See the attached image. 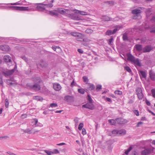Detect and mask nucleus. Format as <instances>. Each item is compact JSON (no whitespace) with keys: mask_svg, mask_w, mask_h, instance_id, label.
<instances>
[{"mask_svg":"<svg viewBox=\"0 0 155 155\" xmlns=\"http://www.w3.org/2000/svg\"><path fill=\"white\" fill-rule=\"evenodd\" d=\"M127 60L128 61H131L134 64H136L139 67L141 66V64L139 61L138 58L135 59V57L130 53L127 54Z\"/></svg>","mask_w":155,"mask_h":155,"instance_id":"1","label":"nucleus"},{"mask_svg":"<svg viewBox=\"0 0 155 155\" xmlns=\"http://www.w3.org/2000/svg\"><path fill=\"white\" fill-rule=\"evenodd\" d=\"M7 9L13 10H19L21 11H28L30 9L28 7H20L16 6H9L6 7L5 8Z\"/></svg>","mask_w":155,"mask_h":155,"instance_id":"2","label":"nucleus"},{"mask_svg":"<svg viewBox=\"0 0 155 155\" xmlns=\"http://www.w3.org/2000/svg\"><path fill=\"white\" fill-rule=\"evenodd\" d=\"M154 147L151 148H145L141 152V155H148L153 152Z\"/></svg>","mask_w":155,"mask_h":155,"instance_id":"3","label":"nucleus"},{"mask_svg":"<svg viewBox=\"0 0 155 155\" xmlns=\"http://www.w3.org/2000/svg\"><path fill=\"white\" fill-rule=\"evenodd\" d=\"M93 102H88L86 104L82 106V108H85L91 110H93L95 108V106Z\"/></svg>","mask_w":155,"mask_h":155,"instance_id":"4","label":"nucleus"},{"mask_svg":"<svg viewBox=\"0 0 155 155\" xmlns=\"http://www.w3.org/2000/svg\"><path fill=\"white\" fill-rule=\"evenodd\" d=\"M17 67L15 65L14 68L12 70H8L5 71H2V73L5 77L9 76L12 74L16 69Z\"/></svg>","mask_w":155,"mask_h":155,"instance_id":"5","label":"nucleus"},{"mask_svg":"<svg viewBox=\"0 0 155 155\" xmlns=\"http://www.w3.org/2000/svg\"><path fill=\"white\" fill-rule=\"evenodd\" d=\"M44 2L42 3H38L36 4L37 5L36 7V10L37 11L40 12H42L45 10V8L44 5Z\"/></svg>","mask_w":155,"mask_h":155,"instance_id":"6","label":"nucleus"},{"mask_svg":"<svg viewBox=\"0 0 155 155\" xmlns=\"http://www.w3.org/2000/svg\"><path fill=\"white\" fill-rule=\"evenodd\" d=\"M136 94L139 100H142L143 97L142 88L140 87H137L136 90Z\"/></svg>","mask_w":155,"mask_h":155,"instance_id":"7","label":"nucleus"},{"mask_svg":"<svg viewBox=\"0 0 155 155\" xmlns=\"http://www.w3.org/2000/svg\"><path fill=\"white\" fill-rule=\"evenodd\" d=\"M112 133L113 134L124 135L126 133V131L124 129H121L119 130H114L112 131Z\"/></svg>","mask_w":155,"mask_h":155,"instance_id":"8","label":"nucleus"},{"mask_svg":"<svg viewBox=\"0 0 155 155\" xmlns=\"http://www.w3.org/2000/svg\"><path fill=\"white\" fill-rule=\"evenodd\" d=\"M74 97L73 96L66 95L64 97V100L68 103H71L74 101Z\"/></svg>","mask_w":155,"mask_h":155,"instance_id":"9","label":"nucleus"},{"mask_svg":"<svg viewBox=\"0 0 155 155\" xmlns=\"http://www.w3.org/2000/svg\"><path fill=\"white\" fill-rule=\"evenodd\" d=\"M153 49L151 45H148L146 46L143 48V53L149 52L150 51Z\"/></svg>","mask_w":155,"mask_h":155,"instance_id":"10","label":"nucleus"},{"mask_svg":"<svg viewBox=\"0 0 155 155\" xmlns=\"http://www.w3.org/2000/svg\"><path fill=\"white\" fill-rule=\"evenodd\" d=\"M118 29L117 28H114L113 30H108L105 32L106 35L110 36L112 35L115 34L117 31Z\"/></svg>","mask_w":155,"mask_h":155,"instance_id":"11","label":"nucleus"},{"mask_svg":"<svg viewBox=\"0 0 155 155\" xmlns=\"http://www.w3.org/2000/svg\"><path fill=\"white\" fill-rule=\"evenodd\" d=\"M0 49L3 51H7L10 50V48L7 45H2L0 46Z\"/></svg>","mask_w":155,"mask_h":155,"instance_id":"12","label":"nucleus"},{"mask_svg":"<svg viewBox=\"0 0 155 155\" xmlns=\"http://www.w3.org/2000/svg\"><path fill=\"white\" fill-rule=\"evenodd\" d=\"M116 120L117 123L120 124H124L127 122L126 120H125L120 117L116 118Z\"/></svg>","mask_w":155,"mask_h":155,"instance_id":"13","label":"nucleus"},{"mask_svg":"<svg viewBox=\"0 0 155 155\" xmlns=\"http://www.w3.org/2000/svg\"><path fill=\"white\" fill-rule=\"evenodd\" d=\"M142 12V11H141L140 9H135L134 10H133L132 11V14L135 15H140V14Z\"/></svg>","mask_w":155,"mask_h":155,"instance_id":"14","label":"nucleus"},{"mask_svg":"<svg viewBox=\"0 0 155 155\" xmlns=\"http://www.w3.org/2000/svg\"><path fill=\"white\" fill-rule=\"evenodd\" d=\"M134 47L136 50L138 52H140L143 50V47L142 45L136 44L134 46Z\"/></svg>","mask_w":155,"mask_h":155,"instance_id":"15","label":"nucleus"},{"mask_svg":"<svg viewBox=\"0 0 155 155\" xmlns=\"http://www.w3.org/2000/svg\"><path fill=\"white\" fill-rule=\"evenodd\" d=\"M40 85L37 83H35L33 84L31 90H40Z\"/></svg>","mask_w":155,"mask_h":155,"instance_id":"16","label":"nucleus"},{"mask_svg":"<svg viewBox=\"0 0 155 155\" xmlns=\"http://www.w3.org/2000/svg\"><path fill=\"white\" fill-rule=\"evenodd\" d=\"M139 74L140 77L145 79L147 77V74L146 72L143 71H140L139 72Z\"/></svg>","mask_w":155,"mask_h":155,"instance_id":"17","label":"nucleus"},{"mask_svg":"<svg viewBox=\"0 0 155 155\" xmlns=\"http://www.w3.org/2000/svg\"><path fill=\"white\" fill-rule=\"evenodd\" d=\"M53 88L56 91H59L61 89V86L59 84L57 83L53 85Z\"/></svg>","mask_w":155,"mask_h":155,"instance_id":"18","label":"nucleus"},{"mask_svg":"<svg viewBox=\"0 0 155 155\" xmlns=\"http://www.w3.org/2000/svg\"><path fill=\"white\" fill-rule=\"evenodd\" d=\"M88 85V89L90 91H92L94 90L95 88V86L93 84L91 83H87Z\"/></svg>","mask_w":155,"mask_h":155,"instance_id":"19","label":"nucleus"},{"mask_svg":"<svg viewBox=\"0 0 155 155\" xmlns=\"http://www.w3.org/2000/svg\"><path fill=\"white\" fill-rule=\"evenodd\" d=\"M49 13L50 15L52 16H58L59 15L58 12L57 11V9L53 11H49Z\"/></svg>","mask_w":155,"mask_h":155,"instance_id":"20","label":"nucleus"},{"mask_svg":"<svg viewBox=\"0 0 155 155\" xmlns=\"http://www.w3.org/2000/svg\"><path fill=\"white\" fill-rule=\"evenodd\" d=\"M70 16L72 19L74 20H78L81 19L79 17L76 16L74 14H71L70 15Z\"/></svg>","mask_w":155,"mask_h":155,"instance_id":"21","label":"nucleus"},{"mask_svg":"<svg viewBox=\"0 0 155 155\" xmlns=\"http://www.w3.org/2000/svg\"><path fill=\"white\" fill-rule=\"evenodd\" d=\"M149 76L152 81L155 80V74L152 71H150L149 72Z\"/></svg>","mask_w":155,"mask_h":155,"instance_id":"22","label":"nucleus"},{"mask_svg":"<svg viewBox=\"0 0 155 155\" xmlns=\"http://www.w3.org/2000/svg\"><path fill=\"white\" fill-rule=\"evenodd\" d=\"M4 60L6 62H10L12 61L11 57L8 55H6L4 57Z\"/></svg>","mask_w":155,"mask_h":155,"instance_id":"23","label":"nucleus"},{"mask_svg":"<svg viewBox=\"0 0 155 155\" xmlns=\"http://www.w3.org/2000/svg\"><path fill=\"white\" fill-rule=\"evenodd\" d=\"M33 80L34 82H37L38 84L42 82V80L39 77H36L33 78Z\"/></svg>","mask_w":155,"mask_h":155,"instance_id":"24","label":"nucleus"},{"mask_svg":"<svg viewBox=\"0 0 155 155\" xmlns=\"http://www.w3.org/2000/svg\"><path fill=\"white\" fill-rule=\"evenodd\" d=\"M57 11L58 12V14L59 13H60L62 14H64L66 13V10L65 9L63 10L61 8H57Z\"/></svg>","mask_w":155,"mask_h":155,"instance_id":"25","label":"nucleus"},{"mask_svg":"<svg viewBox=\"0 0 155 155\" xmlns=\"http://www.w3.org/2000/svg\"><path fill=\"white\" fill-rule=\"evenodd\" d=\"M41 63L39 64V65L41 68H45L47 66V64L42 60H40Z\"/></svg>","mask_w":155,"mask_h":155,"instance_id":"26","label":"nucleus"},{"mask_svg":"<svg viewBox=\"0 0 155 155\" xmlns=\"http://www.w3.org/2000/svg\"><path fill=\"white\" fill-rule=\"evenodd\" d=\"M102 19L104 21H109L111 20V18L106 15H103L102 16Z\"/></svg>","mask_w":155,"mask_h":155,"instance_id":"27","label":"nucleus"},{"mask_svg":"<svg viewBox=\"0 0 155 155\" xmlns=\"http://www.w3.org/2000/svg\"><path fill=\"white\" fill-rule=\"evenodd\" d=\"M114 41V38L112 36L110 37V38L107 40L108 43L110 45H112V43Z\"/></svg>","mask_w":155,"mask_h":155,"instance_id":"28","label":"nucleus"},{"mask_svg":"<svg viewBox=\"0 0 155 155\" xmlns=\"http://www.w3.org/2000/svg\"><path fill=\"white\" fill-rule=\"evenodd\" d=\"M33 84L31 83H27L26 84V88L29 90H31Z\"/></svg>","mask_w":155,"mask_h":155,"instance_id":"29","label":"nucleus"},{"mask_svg":"<svg viewBox=\"0 0 155 155\" xmlns=\"http://www.w3.org/2000/svg\"><path fill=\"white\" fill-rule=\"evenodd\" d=\"M116 120L114 119H110L108 120V122L112 125H114L116 123Z\"/></svg>","mask_w":155,"mask_h":155,"instance_id":"30","label":"nucleus"},{"mask_svg":"<svg viewBox=\"0 0 155 155\" xmlns=\"http://www.w3.org/2000/svg\"><path fill=\"white\" fill-rule=\"evenodd\" d=\"M150 32L151 33H155V26H153L150 28Z\"/></svg>","mask_w":155,"mask_h":155,"instance_id":"31","label":"nucleus"},{"mask_svg":"<svg viewBox=\"0 0 155 155\" xmlns=\"http://www.w3.org/2000/svg\"><path fill=\"white\" fill-rule=\"evenodd\" d=\"M34 99L38 101H40L42 100L43 98L42 97L38 96H36L34 97Z\"/></svg>","mask_w":155,"mask_h":155,"instance_id":"32","label":"nucleus"},{"mask_svg":"<svg viewBox=\"0 0 155 155\" xmlns=\"http://www.w3.org/2000/svg\"><path fill=\"white\" fill-rule=\"evenodd\" d=\"M75 13L79 14L82 15H85V13H86L84 11H81L78 10H76V12H75Z\"/></svg>","mask_w":155,"mask_h":155,"instance_id":"33","label":"nucleus"},{"mask_svg":"<svg viewBox=\"0 0 155 155\" xmlns=\"http://www.w3.org/2000/svg\"><path fill=\"white\" fill-rule=\"evenodd\" d=\"M42 151L46 153L48 155H51L54 153L52 151H48L46 150H44Z\"/></svg>","mask_w":155,"mask_h":155,"instance_id":"34","label":"nucleus"},{"mask_svg":"<svg viewBox=\"0 0 155 155\" xmlns=\"http://www.w3.org/2000/svg\"><path fill=\"white\" fill-rule=\"evenodd\" d=\"M82 79H83L84 82H85L87 84V83H88V82L89 81V79H88V78L87 76H83L82 77Z\"/></svg>","mask_w":155,"mask_h":155,"instance_id":"35","label":"nucleus"},{"mask_svg":"<svg viewBox=\"0 0 155 155\" xmlns=\"http://www.w3.org/2000/svg\"><path fill=\"white\" fill-rule=\"evenodd\" d=\"M102 89V86L100 84H98L96 86V90L97 91H99Z\"/></svg>","mask_w":155,"mask_h":155,"instance_id":"36","label":"nucleus"},{"mask_svg":"<svg viewBox=\"0 0 155 155\" xmlns=\"http://www.w3.org/2000/svg\"><path fill=\"white\" fill-rule=\"evenodd\" d=\"M104 3L106 4L111 5H114V2L112 1H106Z\"/></svg>","mask_w":155,"mask_h":155,"instance_id":"37","label":"nucleus"},{"mask_svg":"<svg viewBox=\"0 0 155 155\" xmlns=\"http://www.w3.org/2000/svg\"><path fill=\"white\" fill-rule=\"evenodd\" d=\"M9 101L8 99L6 98L5 100V105L6 108H8L9 105Z\"/></svg>","mask_w":155,"mask_h":155,"instance_id":"38","label":"nucleus"},{"mask_svg":"<svg viewBox=\"0 0 155 155\" xmlns=\"http://www.w3.org/2000/svg\"><path fill=\"white\" fill-rule=\"evenodd\" d=\"M132 149V147L131 146H130L127 150L125 151V153L127 155Z\"/></svg>","mask_w":155,"mask_h":155,"instance_id":"39","label":"nucleus"},{"mask_svg":"<svg viewBox=\"0 0 155 155\" xmlns=\"http://www.w3.org/2000/svg\"><path fill=\"white\" fill-rule=\"evenodd\" d=\"M78 91L79 93L82 94H84V90L82 88L79 89Z\"/></svg>","mask_w":155,"mask_h":155,"instance_id":"40","label":"nucleus"},{"mask_svg":"<svg viewBox=\"0 0 155 155\" xmlns=\"http://www.w3.org/2000/svg\"><path fill=\"white\" fill-rule=\"evenodd\" d=\"M87 100L88 101V102H93V100L92 99L90 95L89 94L87 95Z\"/></svg>","mask_w":155,"mask_h":155,"instance_id":"41","label":"nucleus"},{"mask_svg":"<svg viewBox=\"0 0 155 155\" xmlns=\"http://www.w3.org/2000/svg\"><path fill=\"white\" fill-rule=\"evenodd\" d=\"M79 33L77 32H71V34L74 37H77L78 35L79 34Z\"/></svg>","mask_w":155,"mask_h":155,"instance_id":"42","label":"nucleus"},{"mask_svg":"<svg viewBox=\"0 0 155 155\" xmlns=\"http://www.w3.org/2000/svg\"><path fill=\"white\" fill-rule=\"evenodd\" d=\"M123 39L124 41H128V37L126 35H124L123 36Z\"/></svg>","mask_w":155,"mask_h":155,"instance_id":"43","label":"nucleus"},{"mask_svg":"<svg viewBox=\"0 0 155 155\" xmlns=\"http://www.w3.org/2000/svg\"><path fill=\"white\" fill-rule=\"evenodd\" d=\"M11 80L10 79H8L6 80V83L8 85H12L13 84V83L12 82H11Z\"/></svg>","mask_w":155,"mask_h":155,"instance_id":"44","label":"nucleus"},{"mask_svg":"<svg viewBox=\"0 0 155 155\" xmlns=\"http://www.w3.org/2000/svg\"><path fill=\"white\" fill-rule=\"evenodd\" d=\"M51 3H48V4H45L44 3V5L45 6H46L47 7L51 8L53 6L52 4Z\"/></svg>","mask_w":155,"mask_h":155,"instance_id":"45","label":"nucleus"},{"mask_svg":"<svg viewBox=\"0 0 155 155\" xmlns=\"http://www.w3.org/2000/svg\"><path fill=\"white\" fill-rule=\"evenodd\" d=\"M124 68L125 70L129 73L131 72L130 68L128 66H126Z\"/></svg>","mask_w":155,"mask_h":155,"instance_id":"46","label":"nucleus"},{"mask_svg":"<svg viewBox=\"0 0 155 155\" xmlns=\"http://www.w3.org/2000/svg\"><path fill=\"white\" fill-rule=\"evenodd\" d=\"M85 32L87 33H91L93 31L90 29H87L85 31Z\"/></svg>","mask_w":155,"mask_h":155,"instance_id":"47","label":"nucleus"},{"mask_svg":"<svg viewBox=\"0 0 155 155\" xmlns=\"http://www.w3.org/2000/svg\"><path fill=\"white\" fill-rule=\"evenodd\" d=\"M84 126V124L82 123H81L79 124L78 127V129L79 130H81L82 129V127H83Z\"/></svg>","mask_w":155,"mask_h":155,"instance_id":"48","label":"nucleus"},{"mask_svg":"<svg viewBox=\"0 0 155 155\" xmlns=\"http://www.w3.org/2000/svg\"><path fill=\"white\" fill-rule=\"evenodd\" d=\"M58 106V104L56 103H51L50 104V107H55Z\"/></svg>","mask_w":155,"mask_h":155,"instance_id":"49","label":"nucleus"},{"mask_svg":"<svg viewBox=\"0 0 155 155\" xmlns=\"http://www.w3.org/2000/svg\"><path fill=\"white\" fill-rule=\"evenodd\" d=\"M21 58L24 60L26 62H28V58L25 56H23L21 57Z\"/></svg>","mask_w":155,"mask_h":155,"instance_id":"50","label":"nucleus"},{"mask_svg":"<svg viewBox=\"0 0 155 155\" xmlns=\"http://www.w3.org/2000/svg\"><path fill=\"white\" fill-rule=\"evenodd\" d=\"M8 138V136H0V140H5Z\"/></svg>","mask_w":155,"mask_h":155,"instance_id":"51","label":"nucleus"},{"mask_svg":"<svg viewBox=\"0 0 155 155\" xmlns=\"http://www.w3.org/2000/svg\"><path fill=\"white\" fill-rule=\"evenodd\" d=\"M151 93L152 94L153 97L155 98V89H152L151 90Z\"/></svg>","mask_w":155,"mask_h":155,"instance_id":"52","label":"nucleus"},{"mask_svg":"<svg viewBox=\"0 0 155 155\" xmlns=\"http://www.w3.org/2000/svg\"><path fill=\"white\" fill-rule=\"evenodd\" d=\"M33 120H34L33 122H35V124L34 125H33V126H35L38 123V120L37 119V118H35L34 119H33Z\"/></svg>","mask_w":155,"mask_h":155,"instance_id":"53","label":"nucleus"},{"mask_svg":"<svg viewBox=\"0 0 155 155\" xmlns=\"http://www.w3.org/2000/svg\"><path fill=\"white\" fill-rule=\"evenodd\" d=\"M115 94H117L121 95L122 94V92L120 91L117 90L116 91L114 92Z\"/></svg>","mask_w":155,"mask_h":155,"instance_id":"54","label":"nucleus"},{"mask_svg":"<svg viewBox=\"0 0 155 155\" xmlns=\"http://www.w3.org/2000/svg\"><path fill=\"white\" fill-rule=\"evenodd\" d=\"M151 12V9L150 8L147 9L146 11V13L147 15H150Z\"/></svg>","mask_w":155,"mask_h":155,"instance_id":"55","label":"nucleus"},{"mask_svg":"<svg viewBox=\"0 0 155 155\" xmlns=\"http://www.w3.org/2000/svg\"><path fill=\"white\" fill-rule=\"evenodd\" d=\"M24 132L25 133H27L29 134H31V130L28 129H27L24 130Z\"/></svg>","mask_w":155,"mask_h":155,"instance_id":"56","label":"nucleus"},{"mask_svg":"<svg viewBox=\"0 0 155 155\" xmlns=\"http://www.w3.org/2000/svg\"><path fill=\"white\" fill-rule=\"evenodd\" d=\"M134 112L137 116H139V112L138 110H135L134 111Z\"/></svg>","mask_w":155,"mask_h":155,"instance_id":"57","label":"nucleus"},{"mask_svg":"<svg viewBox=\"0 0 155 155\" xmlns=\"http://www.w3.org/2000/svg\"><path fill=\"white\" fill-rule=\"evenodd\" d=\"M8 5H20V4L18 2L14 3H10L7 4Z\"/></svg>","mask_w":155,"mask_h":155,"instance_id":"58","label":"nucleus"},{"mask_svg":"<svg viewBox=\"0 0 155 155\" xmlns=\"http://www.w3.org/2000/svg\"><path fill=\"white\" fill-rule=\"evenodd\" d=\"M78 34H79L78 35V36H77V37H78V38H81V37H84V35L81 33H79Z\"/></svg>","mask_w":155,"mask_h":155,"instance_id":"59","label":"nucleus"},{"mask_svg":"<svg viewBox=\"0 0 155 155\" xmlns=\"http://www.w3.org/2000/svg\"><path fill=\"white\" fill-rule=\"evenodd\" d=\"M74 121L76 124H78V118L77 117H75L74 120Z\"/></svg>","mask_w":155,"mask_h":155,"instance_id":"60","label":"nucleus"},{"mask_svg":"<svg viewBox=\"0 0 155 155\" xmlns=\"http://www.w3.org/2000/svg\"><path fill=\"white\" fill-rule=\"evenodd\" d=\"M140 15H134L133 17L132 18L134 19H138V17H139Z\"/></svg>","mask_w":155,"mask_h":155,"instance_id":"61","label":"nucleus"},{"mask_svg":"<svg viewBox=\"0 0 155 155\" xmlns=\"http://www.w3.org/2000/svg\"><path fill=\"white\" fill-rule=\"evenodd\" d=\"M143 124V122L141 121L137 123L136 125V127H139L140 126V125L142 124Z\"/></svg>","mask_w":155,"mask_h":155,"instance_id":"62","label":"nucleus"},{"mask_svg":"<svg viewBox=\"0 0 155 155\" xmlns=\"http://www.w3.org/2000/svg\"><path fill=\"white\" fill-rule=\"evenodd\" d=\"M83 37H81L80 38H78L77 40L80 41H84V39L83 38Z\"/></svg>","mask_w":155,"mask_h":155,"instance_id":"63","label":"nucleus"},{"mask_svg":"<svg viewBox=\"0 0 155 155\" xmlns=\"http://www.w3.org/2000/svg\"><path fill=\"white\" fill-rule=\"evenodd\" d=\"M78 51L79 53L80 54H82L84 52L81 49H78Z\"/></svg>","mask_w":155,"mask_h":155,"instance_id":"64","label":"nucleus"}]
</instances>
